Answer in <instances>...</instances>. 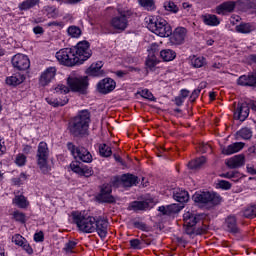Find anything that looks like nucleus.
<instances>
[{
	"label": "nucleus",
	"mask_w": 256,
	"mask_h": 256,
	"mask_svg": "<svg viewBox=\"0 0 256 256\" xmlns=\"http://www.w3.org/2000/svg\"><path fill=\"white\" fill-rule=\"evenodd\" d=\"M24 242L25 238H23V236H21L20 234H15L12 237V243H15V245H18L19 247H21Z\"/></svg>",
	"instance_id": "de8ad7c7"
},
{
	"label": "nucleus",
	"mask_w": 256,
	"mask_h": 256,
	"mask_svg": "<svg viewBox=\"0 0 256 256\" xmlns=\"http://www.w3.org/2000/svg\"><path fill=\"white\" fill-rule=\"evenodd\" d=\"M89 123H91V113L89 110H82L69 121L68 131L72 137H87Z\"/></svg>",
	"instance_id": "f03ea898"
},
{
	"label": "nucleus",
	"mask_w": 256,
	"mask_h": 256,
	"mask_svg": "<svg viewBox=\"0 0 256 256\" xmlns=\"http://www.w3.org/2000/svg\"><path fill=\"white\" fill-rule=\"evenodd\" d=\"M56 59L61 63V65H65L66 67H75V65H80L77 54H75V50L73 48H64L59 50L56 53Z\"/></svg>",
	"instance_id": "0eeeda50"
},
{
	"label": "nucleus",
	"mask_w": 256,
	"mask_h": 256,
	"mask_svg": "<svg viewBox=\"0 0 256 256\" xmlns=\"http://www.w3.org/2000/svg\"><path fill=\"white\" fill-rule=\"evenodd\" d=\"M145 245H151V240L147 239L146 236H142L141 239L130 240V246L132 249H143Z\"/></svg>",
	"instance_id": "bb28decb"
},
{
	"label": "nucleus",
	"mask_w": 256,
	"mask_h": 256,
	"mask_svg": "<svg viewBox=\"0 0 256 256\" xmlns=\"http://www.w3.org/2000/svg\"><path fill=\"white\" fill-rule=\"evenodd\" d=\"M173 197L178 203H187V201H189V192L182 189H176L173 192Z\"/></svg>",
	"instance_id": "cd10ccee"
},
{
	"label": "nucleus",
	"mask_w": 256,
	"mask_h": 256,
	"mask_svg": "<svg viewBox=\"0 0 256 256\" xmlns=\"http://www.w3.org/2000/svg\"><path fill=\"white\" fill-rule=\"evenodd\" d=\"M111 193H113L111 184H104L101 188L100 194L97 197L98 201H100V203H115V197H113Z\"/></svg>",
	"instance_id": "f8f14e48"
},
{
	"label": "nucleus",
	"mask_w": 256,
	"mask_h": 256,
	"mask_svg": "<svg viewBox=\"0 0 256 256\" xmlns=\"http://www.w3.org/2000/svg\"><path fill=\"white\" fill-rule=\"evenodd\" d=\"M55 75H57V68H47L39 78V85H41V87H47V85H49V83L55 79Z\"/></svg>",
	"instance_id": "4468645a"
},
{
	"label": "nucleus",
	"mask_w": 256,
	"mask_h": 256,
	"mask_svg": "<svg viewBox=\"0 0 256 256\" xmlns=\"http://www.w3.org/2000/svg\"><path fill=\"white\" fill-rule=\"evenodd\" d=\"M138 3L146 11H155V0H138Z\"/></svg>",
	"instance_id": "e433bc0d"
},
{
	"label": "nucleus",
	"mask_w": 256,
	"mask_h": 256,
	"mask_svg": "<svg viewBox=\"0 0 256 256\" xmlns=\"http://www.w3.org/2000/svg\"><path fill=\"white\" fill-rule=\"evenodd\" d=\"M248 61H250V63H256V54H250L248 56Z\"/></svg>",
	"instance_id": "774afa93"
},
{
	"label": "nucleus",
	"mask_w": 256,
	"mask_h": 256,
	"mask_svg": "<svg viewBox=\"0 0 256 256\" xmlns=\"http://www.w3.org/2000/svg\"><path fill=\"white\" fill-rule=\"evenodd\" d=\"M249 111V104L246 102L238 103L234 111V118L238 119V121H245L249 117Z\"/></svg>",
	"instance_id": "dca6fc26"
},
{
	"label": "nucleus",
	"mask_w": 256,
	"mask_h": 256,
	"mask_svg": "<svg viewBox=\"0 0 256 256\" xmlns=\"http://www.w3.org/2000/svg\"><path fill=\"white\" fill-rule=\"evenodd\" d=\"M115 87H117V83L111 78H104L97 84L99 93H102L103 95L111 93V91L115 90Z\"/></svg>",
	"instance_id": "ddd939ff"
},
{
	"label": "nucleus",
	"mask_w": 256,
	"mask_h": 256,
	"mask_svg": "<svg viewBox=\"0 0 256 256\" xmlns=\"http://www.w3.org/2000/svg\"><path fill=\"white\" fill-rule=\"evenodd\" d=\"M192 199L195 203L209 205V207H215L221 203V196L215 192H196Z\"/></svg>",
	"instance_id": "423d86ee"
},
{
	"label": "nucleus",
	"mask_w": 256,
	"mask_h": 256,
	"mask_svg": "<svg viewBox=\"0 0 256 256\" xmlns=\"http://www.w3.org/2000/svg\"><path fill=\"white\" fill-rule=\"evenodd\" d=\"M247 9H252V11H256V0H250L246 3Z\"/></svg>",
	"instance_id": "bf43d9fd"
},
{
	"label": "nucleus",
	"mask_w": 256,
	"mask_h": 256,
	"mask_svg": "<svg viewBox=\"0 0 256 256\" xmlns=\"http://www.w3.org/2000/svg\"><path fill=\"white\" fill-rule=\"evenodd\" d=\"M46 102L48 105H52V107H63L69 103V99L58 100L55 98H46Z\"/></svg>",
	"instance_id": "c9c22d12"
},
{
	"label": "nucleus",
	"mask_w": 256,
	"mask_h": 256,
	"mask_svg": "<svg viewBox=\"0 0 256 256\" xmlns=\"http://www.w3.org/2000/svg\"><path fill=\"white\" fill-rule=\"evenodd\" d=\"M107 227H109L107 220L103 218H95L94 228L101 239H105V237H107Z\"/></svg>",
	"instance_id": "f3484780"
},
{
	"label": "nucleus",
	"mask_w": 256,
	"mask_h": 256,
	"mask_svg": "<svg viewBox=\"0 0 256 256\" xmlns=\"http://www.w3.org/2000/svg\"><path fill=\"white\" fill-rule=\"evenodd\" d=\"M191 65L195 69H201V67H205V65H207V59H205V57L203 56H193V58L191 59Z\"/></svg>",
	"instance_id": "473e14b6"
},
{
	"label": "nucleus",
	"mask_w": 256,
	"mask_h": 256,
	"mask_svg": "<svg viewBox=\"0 0 256 256\" xmlns=\"http://www.w3.org/2000/svg\"><path fill=\"white\" fill-rule=\"evenodd\" d=\"M141 97L144 99H148V101H155V96H153V93L149 91L148 89L142 90L140 92Z\"/></svg>",
	"instance_id": "49530a36"
},
{
	"label": "nucleus",
	"mask_w": 256,
	"mask_h": 256,
	"mask_svg": "<svg viewBox=\"0 0 256 256\" xmlns=\"http://www.w3.org/2000/svg\"><path fill=\"white\" fill-rule=\"evenodd\" d=\"M225 225L229 233H239V227H237V218L235 216H228L226 218Z\"/></svg>",
	"instance_id": "a878e982"
},
{
	"label": "nucleus",
	"mask_w": 256,
	"mask_h": 256,
	"mask_svg": "<svg viewBox=\"0 0 256 256\" xmlns=\"http://www.w3.org/2000/svg\"><path fill=\"white\" fill-rule=\"evenodd\" d=\"M15 163L16 165H18V167L25 166V163H27V156H25L24 154H18L16 156Z\"/></svg>",
	"instance_id": "a18cd8bd"
},
{
	"label": "nucleus",
	"mask_w": 256,
	"mask_h": 256,
	"mask_svg": "<svg viewBox=\"0 0 256 256\" xmlns=\"http://www.w3.org/2000/svg\"><path fill=\"white\" fill-rule=\"evenodd\" d=\"M195 226H185L186 235H193L195 233Z\"/></svg>",
	"instance_id": "0e129e2a"
},
{
	"label": "nucleus",
	"mask_w": 256,
	"mask_h": 256,
	"mask_svg": "<svg viewBox=\"0 0 256 256\" xmlns=\"http://www.w3.org/2000/svg\"><path fill=\"white\" fill-rule=\"evenodd\" d=\"M25 81V75L21 73H16L10 77L6 78V85H10L12 87H17V85H21Z\"/></svg>",
	"instance_id": "393cba45"
},
{
	"label": "nucleus",
	"mask_w": 256,
	"mask_h": 256,
	"mask_svg": "<svg viewBox=\"0 0 256 256\" xmlns=\"http://www.w3.org/2000/svg\"><path fill=\"white\" fill-rule=\"evenodd\" d=\"M218 187L220 189H224V191H229V189H231V184L229 181H226V180H220L218 182Z\"/></svg>",
	"instance_id": "864d4df0"
},
{
	"label": "nucleus",
	"mask_w": 256,
	"mask_h": 256,
	"mask_svg": "<svg viewBox=\"0 0 256 256\" xmlns=\"http://www.w3.org/2000/svg\"><path fill=\"white\" fill-rule=\"evenodd\" d=\"M13 203H14V205L19 207L20 209H25V207H27V199L23 195L16 196L13 199Z\"/></svg>",
	"instance_id": "ea45409f"
},
{
	"label": "nucleus",
	"mask_w": 256,
	"mask_h": 256,
	"mask_svg": "<svg viewBox=\"0 0 256 256\" xmlns=\"http://www.w3.org/2000/svg\"><path fill=\"white\" fill-rule=\"evenodd\" d=\"M47 15L49 19H57L59 17V10L55 7H49Z\"/></svg>",
	"instance_id": "09e8293b"
},
{
	"label": "nucleus",
	"mask_w": 256,
	"mask_h": 256,
	"mask_svg": "<svg viewBox=\"0 0 256 256\" xmlns=\"http://www.w3.org/2000/svg\"><path fill=\"white\" fill-rule=\"evenodd\" d=\"M236 31L237 33L247 35L249 33H252V31H255V26H253V24L251 23H240L236 26Z\"/></svg>",
	"instance_id": "7c9ffc66"
},
{
	"label": "nucleus",
	"mask_w": 256,
	"mask_h": 256,
	"mask_svg": "<svg viewBox=\"0 0 256 256\" xmlns=\"http://www.w3.org/2000/svg\"><path fill=\"white\" fill-rule=\"evenodd\" d=\"M157 65V58L155 56L149 57L146 60V66L149 69H153Z\"/></svg>",
	"instance_id": "603ef678"
},
{
	"label": "nucleus",
	"mask_w": 256,
	"mask_h": 256,
	"mask_svg": "<svg viewBox=\"0 0 256 256\" xmlns=\"http://www.w3.org/2000/svg\"><path fill=\"white\" fill-rule=\"evenodd\" d=\"M35 5H39V0H25L18 5V9H20V11H29V9H33Z\"/></svg>",
	"instance_id": "2f4dec72"
},
{
	"label": "nucleus",
	"mask_w": 256,
	"mask_h": 256,
	"mask_svg": "<svg viewBox=\"0 0 256 256\" xmlns=\"http://www.w3.org/2000/svg\"><path fill=\"white\" fill-rule=\"evenodd\" d=\"M201 153H207V151H211V146L209 144H202L200 146Z\"/></svg>",
	"instance_id": "e2e57ef3"
},
{
	"label": "nucleus",
	"mask_w": 256,
	"mask_h": 256,
	"mask_svg": "<svg viewBox=\"0 0 256 256\" xmlns=\"http://www.w3.org/2000/svg\"><path fill=\"white\" fill-rule=\"evenodd\" d=\"M243 216L246 219H255L256 217V207L255 206H250L246 208L243 212Z\"/></svg>",
	"instance_id": "a19ab883"
},
{
	"label": "nucleus",
	"mask_w": 256,
	"mask_h": 256,
	"mask_svg": "<svg viewBox=\"0 0 256 256\" xmlns=\"http://www.w3.org/2000/svg\"><path fill=\"white\" fill-rule=\"evenodd\" d=\"M134 227L136 229H140L141 231H147V224L140 221L134 222Z\"/></svg>",
	"instance_id": "6e6d98bb"
},
{
	"label": "nucleus",
	"mask_w": 256,
	"mask_h": 256,
	"mask_svg": "<svg viewBox=\"0 0 256 256\" xmlns=\"http://www.w3.org/2000/svg\"><path fill=\"white\" fill-rule=\"evenodd\" d=\"M48 27H59V29H63L65 24L59 21H52L47 24Z\"/></svg>",
	"instance_id": "4d7b16f0"
},
{
	"label": "nucleus",
	"mask_w": 256,
	"mask_h": 256,
	"mask_svg": "<svg viewBox=\"0 0 256 256\" xmlns=\"http://www.w3.org/2000/svg\"><path fill=\"white\" fill-rule=\"evenodd\" d=\"M90 45L87 41H81L79 42L74 49V53L76 54V57L78 59L79 65H83L87 59L93 55L91 52V48H89Z\"/></svg>",
	"instance_id": "9d476101"
},
{
	"label": "nucleus",
	"mask_w": 256,
	"mask_h": 256,
	"mask_svg": "<svg viewBox=\"0 0 256 256\" xmlns=\"http://www.w3.org/2000/svg\"><path fill=\"white\" fill-rule=\"evenodd\" d=\"M184 227H195L203 219L201 214H193L191 212H186L183 215Z\"/></svg>",
	"instance_id": "a211bd4d"
},
{
	"label": "nucleus",
	"mask_w": 256,
	"mask_h": 256,
	"mask_svg": "<svg viewBox=\"0 0 256 256\" xmlns=\"http://www.w3.org/2000/svg\"><path fill=\"white\" fill-rule=\"evenodd\" d=\"M158 211L162 213V215H171L172 213H176L177 209L175 207V204L168 205V206H160L158 208Z\"/></svg>",
	"instance_id": "4c0bfd02"
},
{
	"label": "nucleus",
	"mask_w": 256,
	"mask_h": 256,
	"mask_svg": "<svg viewBox=\"0 0 256 256\" xmlns=\"http://www.w3.org/2000/svg\"><path fill=\"white\" fill-rule=\"evenodd\" d=\"M13 217L15 221H18V223H25V213L15 211L13 213Z\"/></svg>",
	"instance_id": "8fccbe9b"
},
{
	"label": "nucleus",
	"mask_w": 256,
	"mask_h": 256,
	"mask_svg": "<svg viewBox=\"0 0 256 256\" xmlns=\"http://www.w3.org/2000/svg\"><path fill=\"white\" fill-rule=\"evenodd\" d=\"M12 65L18 71H27L31 67V61L25 54H16L12 57Z\"/></svg>",
	"instance_id": "9b49d317"
},
{
	"label": "nucleus",
	"mask_w": 256,
	"mask_h": 256,
	"mask_svg": "<svg viewBox=\"0 0 256 256\" xmlns=\"http://www.w3.org/2000/svg\"><path fill=\"white\" fill-rule=\"evenodd\" d=\"M133 185H139V177L133 174L122 175V187H133Z\"/></svg>",
	"instance_id": "5701e85b"
},
{
	"label": "nucleus",
	"mask_w": 256,
	"mask_h": 256,
	"mask_svg": "<svg viewBox=\"0 0 256 256\" xmlns=\"http://www.w3.org/2000/svg\"><path fill=\"white\" fill-rule=\"evenodd\" d=\"M148 29L158 35L159 37H170L172 45H183L187 37V28L178 27L174 30L171 29L165 19H151L148 24Z\"/></svg>",
	"instance_id": "f257e3e1"
},
{
	"label": "nucleus",
	"mask_w": 256,
	"mask_h": 256,
	"mask_svg": "<svg viewBox=\"0 0 256 256\" xmlns=\"http://www.w3.org/2000/svg\"><path fill=\"white\" fill-rule=\"evenodd\" d=\"M160 57L163 59V61H173L175 57H177V53L171 49H165L160 52Z\"/></svg>",
	"instance_id": "72a5a7b5"
},
{
	"label": "nucleus",
	"mask_w": 256,
	"mask_h": 256,
	"mask_svg": "<svg viewBox=\"0 0 256 256\" xmlns=\"http://www.w3.org/2000/svg\"><path fill=\"white\" fill-rule=\"evenodd\" d=\"M119 16H115L111 20V26L113 29H117V31H125L127 26L129 25V19L133 15V12L130 10H118Z\"/></svg>",
	"instance_id": "6e6552de"
},
{
	"label": "nucleus",
	"mask_w": 256,
	"mask_h": 256,
	"mask_svg": "<svg viewBox=\"0 0 256 256\" xmlns=\"http://www.w3.org/2000/svg\"><path fill=\"white\" fill-rule=\"evenodd\" d=\"M73 223L77 225L79 231L82 233H95V217L85 216L81 212H72Z\"/></svg>",
	"instance_id": "20e7f679"
},
{
	"label": "nucleus",
	"mask_w": 256,
	"mask_h": 256,
	"mask_svg": "<svg viewBox=\"0 0 256 256\" xmlns=\"http://www.w3.org/2000/svg\"><path fill=\"white\" fill-rule=\"evenodd\" d=\"M201 19L204 25H207L208 27H217L221 24L219 17L215 14H204L201 16Z\"/></svg>",
	"instance_id": "4be33fe9"
},
{
	"label": "nucleus",
	"mask_w": 256,
	"mask_h": 256,
	"mask_svg": "<svg viewBox=\"0 0 256 256\" xmlns=\"http://www.w3.org/2000/svg\"><path fill=\"white\" fill-rule=\"evenodd\" d=\"M67 149L73 155L74 159H79L83 163H91L93 161L91 152L83 146L76 147L72 142H68Z\"/></svg>",
	"instance_id": "1a4fd4ad"
},
{
	"label": "nucleus",
	"mask_w": 256,
	"mask_h": 256,
	"mask_svg": "<svg viewBox=\"0 0 256 256\" xmlns=\"http://www.w3.org/2000/svg\"><path fill=\"white\" fill-rule=\"evenodd\" d=\"M164 9L166 11H170L171 13H178L179 11V7H177L173 1H166L164 3Z\"/></svg>",
	"instance_id": "79ce46f5"
},
{
	"label": "nucleus",
	"mask_w": 256,
	"mask_h": 256,
	"mask_svg": "<svg viewBox=\"0 0 256 256\" xmlns=\"http://www.w3.org/2000/svg\"><path fill=\"white\" fill-rule=\"evenodd\" d=\"M99 153L101 157H111L113 155V151L111 150V147L107 144H101L99 146Z\"/></svg>",
	"instance_id": "58836bf2"
},
{
	"label": "nucleus",
	"mask_w": 256,
	"mask_h": 256,
	"mask_svg": "<svg viewBox=\"0 0 256 256\" xmlns=\"http://www.w3.org/2000/svg\"><path fill=\"white\" fill-rule=\"evenodd\" d=\"M110 184L112 187H123V175L121 176H113L110 180Z\"/></svg>",
	"instance_id": "c03bdc74"
},
{
	"label": "nucleus",
	"mask_w": 256,
	"mask_h": 256,
	"mask_svg": "<svg viewBox=\"0 0 256 256\" xmlns=\"http://www.w3.org/2000/svg\"><path fill=\"white\" fill-rule=\"evenodd\" d=\"M253 137V130L248 127L242 128L236 132V139H244L245 141H249Z\"/></svg>",
	"instance_id": "c756f323"
},
{
	"label": "nucleus",
	"mask_w": 256,
	"mask_h": 256,
	"mask_svg": "<svg viewBox=\"0 0 256 256\" xmlns=\"http://www.w3.org/2000/svg\"><path fill=\"white\" fill-rule=\"evenodd\" d=\"M70 168L73 171V173H77V175H80V177H91L93 176V169L81 165L79 162H72L70 164Z\"/></svg>",
	"instance_id": "2eb2a0df"
},
{
	"label": "nucleus",
	"mask_w": 256,
	"mask_h": 256,
	"mask_svg": "<svg viewBox=\"0 0 256 256\" xmlns=\"http://www.w3.org/2000/svg\"><path fill=\"white\" fill-rule=\"evenodd\" d=\"M21 247L24 249V251H26V253H28V255L33 254V248H31L27 241H25Z\"/></svg>",
	"instance_id": "13d9d810"
},
{
	"label": "nucleus",
	"mask_w": 256,
	"mask_h": 256,
	"mask_svg": "<svg viewBox=\"0 0 256 256\" xmlns=\"http://www.w3.org/2000/svg\"><path fill=\"white\" fill-rule=\"evenodd\" d=\"M226 165L229 169H239L245 165V155L238 154L226 161Z\"/></svg>",
	"instance_id": "6ab92c4d"
},
{
	"label": "nucleus",
	"mask_w": 256,
	"mask_h": 256,
	"mask_svg": "<svg viewBox=\"0 0 256 256\" xmlns=\"http://www.w3.org/2000/svg\"><path fill=\"white\" fill-rule=\"evenodd\" d=\"M244 147H245V143L236 142V143L228 145L227 147L222 148V154L223 155H233L235 153H239V151L243 150Z\"/></svg>",
	"instance_id": "412c9836"
},
{
	"label": "nucleus",
	"mask_w": 256,
	"mask_h": 256,
	"mask_svg": "<svg viewBox=\"0 0 256 256\" xmlns=\"http://www.w3.org/2000/svg\"><path fill=\"white\" fill-rule=\"evenodd\" d=\"M68 35H70V37H81V28L77 27V26H70L67 30Z\"/></svg>",
	"instance_id": "37998d69"
},
{
	"label": "nucleus",
	"mask_w": 256,
	"mask_h": 256,
	"mask_svg": "<svg viewBox=\"0 0 256 256\" xmlns=\"http://www.w3.org/2000/svg\"><path fill=\"white\" fill-rule=\"evenodd\" d=\"M103 67V62H97L96 64H92L87 70V75H90V77H101L103 75V70L101 68Z\"/></svg>",
	"instance_id": "b1692460"
},
{
	"label": "nucleus",
	"mask_w": 256,
	"mask_h": 256,
	"mask_svg": "<svg viewBox=\"0 0 256 256\" xmlns=\"http://www.w3.org/2000/svg\"><path fill=\"white\" fill-rule=\"evenodd\" d=\"M37 165L42 171L43 175H48L51 172V166L47 163L49 161V147L47 143L40 142L36 154Z\"/></svg>",
	"instance_id": "39448f33"
},
{
	"label": "nucleus",
	"mask_w": 256,
	"mask_h": 256,
	"mask_svg": "<svg viewBox=\"0 0 256 256\" xmlns=\"http://www.w3.org/2000/svg\"><path fill=\"white\" fill-rule=\"evenodd\" d=\"M199 93H201V89H195L190 96V101H195L199 97Z\"/></svg>",
	"instance_id": "052dcab7"
},
{
	"label": "nucleus",
	"mask_w": 256,
	"mask_h": 256,
	"mask_svg": "<svg viewBox=\"0 0 256 256\" xmlns=\"http://www.w3.org/2000/svg\"><path fill=\"white\" fill-rule=\"evenodd\" d=\"M33 32L35 33V35H43V33H45V30L41 26H36L33 28Z\"/></svg>",
	"instance_id": "680f3d73"
},
{
	"label": "nucleus",
	"mask_w": 256,
	"mask_h": 256,
	"mask_svg": "<svg viewBox=\"0 0 256 256\" xmlns=\"http://www.w3.org/2000/svg\"><path fill=\"white\" fill-rule=\"evenodd\" d=\"M77 246V242L75 241H69L68 243L65 244L64 251L66 253H73V250Z\"/></svg>",
	"instance_id": "3c124183"
},
{
	"label": "nucleus",
	"mask_w": 256,
	"mask_h": 256,
	"mask_svg": "<svg viewBox=\"0 0 256 256\" xmlns=\"http://www.w3.org/2000/svg\"><path fill=\"white\" fill-rule=\"evenodd\" d=\"M184 101L185 100L182 97L178 96L175 98V105H177V107H181V105H183Z\"/></svg>",
	"instance_id": "338daca9"
},
{
	"label": "nucleus",
	"mask_w": 256,
	"mask_h": 256,
	"mask_svg": "<svg viewBox=\"0 0 256 256\" xmlns=\"http://www.w3.org/2000/svg\"><path fill=\"white\" fill-rule=\"evenodd\" d=\"M207 163V158L205 156H201L199 158H196L188 163L189 169H201L203 165Z\"/></svg>",
	"instance_id": "c85d7f7f"
},
{
	"label": "nucleus",
	"mask_w": 256,
	"mask_h": 256,
	"mask_svg": "<svg viewBox=\"0 0 256 256\" xmlns=\"http://www.w3.org/2000/svg\"><path fill=\"white\" fill-rule=\"evenodd\" d=\"M67 85L68 87L59 84L55 88L56 93H64V95H67L69 91H72L73 93H81L82 95H85V93H87V88L89 87V80L87 76L81 78L68 77Z\"/></svg>",
	"instance_id": "7ed1b4c3"
},
{
	"label": "nucleus",
	"mask_w": 256,
	"mask_h": 256,
	"mask_svg": "<svg viewBox=\"0 0 256 256\" xmlns=\"http://www.w3.org/2000/svg\"><path fill=\"white\" fill-rule=\"evenodd\" d=\"M235 2L226 1L216 7L217 15H226V13H233L235 11Z\"/></svg>",
	"instance_id": "aec40b11"
},
{
	"label": "nucleus",
	"mask_w": 256,
	"mask_h": 256,
	"mask_svg": "<svg viewBox=\"0 0 256 256\" xmlns=\"http://www.w3.org/2000/svg\"><path fill=\"white\" fill-rule=\"evenodd\" d=\"M248 155H256V144L250 146L247 150Z\"/></svg>",
	"instance_id": "69168bd1"
},
{
	"label": "nucleus",
	"mask_w": 256,
	"mask_h": 256,
	"mask_svg": "<svg viewBox=\"0 0 256 256\" xmlns=\"http://www.w3.org/2000/svg\"><path fill=\"white\" fill-rule=\"evenodd\" d=\"M149 207V203L145 201H134L130 205L132 211H145Z\"/></svg>",
	"instance_id": "f704fd0d"
},
{
	"label": "nucleus",
	"mask_w": 256,
	"mask_h": 256,
	"mask_svg": "<svg viewBox=\"0 0 256 256\" xmlns=\"http://www.w3.org/2000/svg\"><path fill=\"white\" fill-rule=\"evenodd\" d=\"M44 240H45V235L43 234L42 231L34 234V241H36V243H42V241Z\"/></svg>",
	"instance_id": "5fc2aeb1"
}]
</instances>
